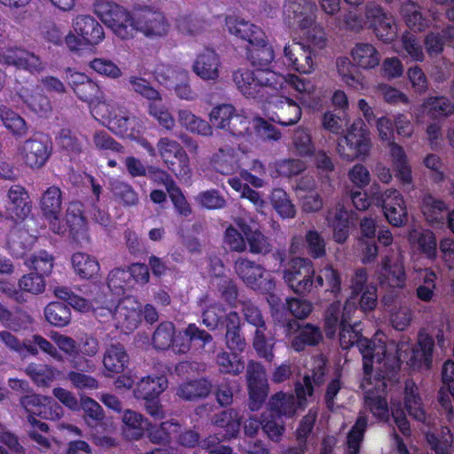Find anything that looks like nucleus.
Here are the masks:
<instances>
[{
    "label": "nucleus",
    "mask_w": 454,
    "mask_h": 454,
    "mask_svg": "<svg viewBox=\"0 0 454 454\" xmlns=\"http://www.w3.org/2000/svg\"><path fill=\"white\" fill-rule=\"evenodd\" d=\"M247 380L249 393V407L252 411L258 410L268 395L266 372L262 365L251 362L247 366Z\"/></svg>",
    "instance_id": "obj_20"
},
{
    "label": "nucleus",
    "mask_w": 454,
    "mask_h": 454,
    "mask_svg": "<svg viewBox=\"0 0 454 454\" xmlns=\"http://www.w3.org/2000/svg\"><path fill=\"white\" fill-rule=\"evenodd\" d=\"M355 64L363 69H372L379 66L380 55L375 46L369 43H357L351 50Z\"/></svg>",
    "instance_id": "obj_34"
},
{
    "label": "nucleus",
    "mask_w": 454,
    "mask_h": 454,
    "mask_svg": "<svg viewBox=\"0 0 454 454\" xmlns=\"http://www.w3.org/2000/svg\"><path fill=\"white\" fill-rule=\"evenodd\" d=\"M71 264L74 273L83 279L97 277L100 271L98 261L92 255L77 252L71 257Z\"/></svg>",
    "instance_id": "obj_35"
},
{
    "label": "nucleus",
    "mask_w": 454,
    "mask_h": 454,
    "mask_svg": "<svg viewBox=\"0 0 454 454\" xmlns=\"http://www.w3.org/2000/svg\"><path fill=\"white\" fill-rule=\"evenodd\" d=\"M325 358L319 356L314 359V367L312 369V378L309 375L304 376L302 382L298 383L295 387L296 395L298 397L299 406H304L307 397H311L313 394V383L320 384L325 373Z\"/></svg>",
    "instance_id": "obj_29"
},
{
    "label": "nucleus",
    "mask_w": 454,
    "mask_h": 454,
    "mask_svg": "<svg viewBox=\"0 0 454 454\" xmlns=\"http://www.w3.org/2000/svg\"><path fill=\"white\" fill-rule=\"evenodd\" d=\"M423 113L431 118L448 116L454 113V105L445 97H431L422 105Z\"/></svg>",
    "instance_id": "obj_47"
},
{
    "label": "nucleus",
    "mask_w": 454,
    "mask_h": 454,
    "mask_svg": "<svg viewBox=\"0 0 454 454\" xmlns=\"http://www.w3.org/2000/svg\"><path fill=\"white\" fill-rule=\"evenodd\" d=\"M401 13L408 27L422 30L427 26L419 7L413 2H406L401 8Z\"/></svg>",
    "instance_id": "obj_60"
},
{
    "label": "nucleus",
    "mask_w": 454,
    "mask_h": 454,
    "mask_svg": "<svg viewBox=\"0 0 454 454\" xmlns=\"http://www.w3.org/2000/svg\"><path fill=\"white\" fill-rule=\"evenodd\" d=\"M275 57L273 48L268 43L266 35H263L262 43H252L247 48V58L252 65L262 68L270 64Z\"/></svg>",
    "instance_id": "obj_44"
},
{
    "label": "nucleus",
    "mask_w": 454,
    "mask_h": 454,
    "mask_svg": "<svg viewBox=\"0 0 454 454\" xmlns=\"http://www.w3.org/2000/svg\"><path fill=\"white\" fill-rule=\"evenodd\" d=\"M388 348L387 355L384 358L389 360L391 350H396V356L398 360H405L408 365L417 370H427L432 364V355L434 348V340L427 334L419 335L418 344L411 349L408 354L409 345L407 343H401L397 347L394 342H387Z\"/></svg>",
    "instance_id": "obj_9"
},
{
    "label": "nucleus",
    "mask_w": 454,
    "mask_h": 454,
    "mask_svg": "<svg viewBox=\"0 0 454 454\" xmlns=\"http://www.w3.org/2000/svg\"><path fill=\"white\" fill-rule=\"evenodd\" d=\"M46 320L56 327H65L71 321V312L67 306L59 302H51L44 309Z\"/></svg>",
    "instance_id": "obj_48"
},
{
    "label": "nucleus",
    "mask_w": 454,
    "mask_h": 454,
    "mask_svg": "<svg viewBox=\"0 0 454 454\" xmlns=\"http://www.w3.org/2000/svg\"><path fill=\"white\" fill-rule=\"evenodd\" d=\"M316 287H325L327 291L337 293L340 290V276L332 266L327 265L321 269L314 281Z\"/></svg>",
    "instance_id": "obj_56"
},
{
    "label": "nucleus",
    "mask_w": 454,
    "mask_h": 454,
    "mask_svg": "<svg viewBox=\"0 0 454 454\" xmlns=\"http://www.w3.org/2000/svg\"><path fill=\"white\" fill-rule=\"evenodd\" d=\"M316 10L311 0H286L283 8L284 20L289 27L306 29L315 23Z\"/></svg>",
    "instance_id": "obj_17"
},
{
    "label": "nucleus",
    "mask_w": 454,
    "mask_h": 454,
    "mask_svg": "<svg viewBox=\"0 0 454 454\" xmlns=\"http://www.w3.org/2000/svg\"><path fill=\"white\" fill-rule=\"evenodd\" d=\"M178 122L192 133L200 136L212 135V127L204 120L197 117L191 111L181 109L177 113Z\"/></svg>",
    "instance_id": "obj_42"
},
{
    "label": "nucleus",
    "mask_w": 454,
    "mask_h": 454,
    "mask_svg": "<svg viewBox=\"0 0 454 454\" xmlns=\"http://www.w3.org/2000/svg\"><path fill=\"white\" fill-rule=\"evenodd\" d=\"M50 339L62 356L73 358L79 356V346L72 337L58 332H51Z\"/></svg>",
    "instance_id": "obj_58"
},
{
    "label": "nucleus",
    "mask_w": 454,
    "mask_h": 454,
    "mask_svg": "<svg viewBox=\"0 0 454 454\" xmlns=\"http://www.w3.org/2000/svg\"><path fill=\"white\" fill-rule=\"evenodd\" d=\"M51 154V143L43 137H33L25 140L17 153L22 165L32 170L42 168L49 160Z\"/></svg>",
    "instance_id": "obj_13"
},
{
    "label": "nucleus",
    "mask_w": 454,
    "mask_h": 454,
    "mask_svg": "<svg viewBox=\"0 0 454 454\" xmlns=\"http://www.w3.org/2000/svg\"><path fill=\"white\" fill-rule=\"evenodd\" d=\"M108 128L116 134L125 135L129 131L132 134L140 132L144 129L143 122L137 117H128L125 113L120 108L106 122Z\"/></svg>",
    "instance_id": "obj_36"
},
{
    "label": "nucleus",
    "mask_w": 454,
    "mask_h": 454,
    "mask_svg": "<svg viewBox=\"0 0 454 454\" xmlns=\"http://www.w3.org/2000/svg\"><path fill=\"white\" fill-rule=\"evenodd\" d=\"M0 63L27 70L30 73H40L44 69V65L39 57L20 48L1 50Z\"/></svg>",
    "instance_id": "obj_24"
},
{
    "label": "nucleus",
    "mask_w": 454,
    "mask_h": 454,
    "mask_svg": "<svg viewBox=\"0 0 454 454\" xmlns=\"http://www.w3.org/2000/svg\"><path fill=\"white\" fill-rule=\"evenodd\" d=\"M20 404L28 416L43 413V417L49 419H59L63 415V410L51 397L32 393L22 396L20 399Z\"/></svg>",
    "instance_id": "obj_19"
},
{
    "label": "nucleus",
    "mask_w": 454,
    "mask_h": 454,
    "mask_svg": "<svg viewBox=\"0 0 454 454\" xmlns=\"http://www.w3.org/2000/svg\"><path fill=\"white\" fill-rule=\"evenodd\" d=\"M135 26L136 32L140 31L149 38L166 36L170 29L165 15L161 12L151 9L144 10L138 14Z\"/></svg>",
    "instance_id": "obj_22"
},
{
    "label": "nucleus",
    "mask_w": 454,
    "mask_h": 454,
    "mask_svg": "<svg viewBox=\"0 0 454 454\" xmlns=\"http://www.w3.org/2000/svg\"><path fill=\"white\" fill-rule=\"evenodd\" d=\"M93 309L101 319L111 317L115 328L123 333L135 330L141 322V304L131 296L116 302L111 295H104L97 299Z\"/></svg>",
    "instance_id": "obj_3"
},
{
    "label": "nucleus",
    "mask_w": 454,
    "mask_h": 454,
    "mask_svg": "<svg viewBox=\"0 0 454 454\" xmlns=\"http://www.w3.org/2000/svg\"><path fill=\"white\" fill-rule=\"evenodd\" d=\"M356 307L351 300H347L344 306L334 302L328 308L325 315V334L333 338L338 328L340 329V343L343 348L356 344L363 356V370L368 373L372 369L373 362L381 363L387 352V337L383 333H377L372 340L362 338L350 324Z\"/></svg>",
    "instance_id": "obj_1"
},
{
    "label": "nucleus",
    "mask_w": 454,
    "mask_h": 454,
    "mask_svg": "<svg viewBox=\"0 0 454 454\" xmlns=\"http://www.w3.org/2000/svg\"><path fill=\"white\" fill-rule=\"evenodd\" d=\"M336 68L341 80L347 85L357 90L364 88V83L357 75L356 68L348 58H339L336 61Z\"/></svg>",
    "instance_id": "obj_52"
},
{
    "label": "nucleus",
    "mask_w": 454,
    "mask_h": 454,
    "mask_svg": "<svg viewBox=\"0 0 454 454\" xmlns=\"http://www.w3.org/2000/svg\"><path fill=\"white\" fill-rule=\"evenodd\" d=\"M80 408L84 412V419L88 424H90V421L98 423L105 418L102 407L98 403L89 396H80L79 409Z\"/></svg>",
    "instance_id": "obj_62"
},
{
    "label": "nucleus",
    "mask_w": 454,
    "mask_h": 454,
    "mask_svg": "<svg viewBox=\"0 0 454 454\" xmlns=\"http://www.w3.org/2000/svg\"><path fill=\"white\" fill-rule=\"evenodd\" d=\"M270 201L273 207L281 217L293 218L295 215V207L284 190H273L270 196Z\"/></svg>",
    "instance_id": "obj_54"
},
{
    "label": "nucleus",
    "mask_w": 454,
    "mask_h": 454,
    "mask_svg": "<svg viewBox=\"0 0 454 454\" xmlns=\"http://www.w3.org/2000/svg\"><path fill=\"white\" fill-rule=\"evenodd\" d=\"M129 362V356L120 344L109 346L104 355L103 364L106 371L119 373L124 370Z\"/></svg>",
    "instance_id": "obj_38"
},
{
    "label": "nucleus",
    "mask_w": 454,
    "mask_h": 454,
    "mask_svg": "<svg viewBox=\"0 0 454 454\" xmlns=\"http://www.w3.org/2000/svg\"><path fill=\"white\" fill-rule=\"evenodd\" d=\"M372 369L364 373L360 387L364 391V406L379 419L388 418V405L385 397L380 393L383 392L386 383L383 379L372 378Z\"/></svg>",
    "instance_id": "obj_14"
},
{
    "label": "nucleus",
    "mask_w": 454,
    "mask_h": 454,
    "mask_svg": "<svg viewBox=\"0 0 454 454\" xmlns=\"http://www.w3.org/2000/svg\"><path fill=\"white\" fill-rule=\"evenodd\" d=\"M409 240L412 246H417L428 258L436 256V239L428 230H412L409 234Z\"/></svg>",
    "instance_id": "obj_39"
},
{
    "label": "nucleus",
    "mask_w": 454,
    "mask_h": 454,
    "mask_svg": "<svg viewBox=\"0 0 454 454\" xmlns=\"http://www.w3.org/2000/svg\"><path fill=\"white\" fill-rule=\"evenodd\" d=\"M35 238L22 229L12 230L9 235L8 246L16 256H21L31 247Z\"/></svg>",
    "instance_id": "obj_49"
},
{
    "label": "nucleus",
    "mask_w": 454,
    "mask_h": 454,
    "mask_svg": "<svg viewBox=\"0 0 454 454\" xmlns=\"http://www.w3.org/2000/svg\"><path fill=\"white\" fill-rule=\"evenodd\" d=\"M72 27L73 30L65 38L71 51H77L82 45H98L105 38L102 26L89 15L77 16L73 20Z\"/></svg>",
    "instance_id": "obj_8"
},
{
    "label": "nucleus",
    "mask_w": 454,
    "mask_h": 454,
    "mask_svg": "<svg viewBox=\"0 0 454 454\" xmlns=\"http://www.w3.org/2000/svg\"><path fill=\"white\" fill-rule=\"evenodd\" d=\"M215 423L217 427L224 428V438L234 437L239 431L240 419L238 412L233 410L220 413Z\"/></svg>",
    "instance_id": "obj_57"
},
{
    "label": "nucleus",
    "mask_w": 454,
    "mask_h": 454,
    "mask_svg": "<svg viewBox=\"0 0 454 454\" xmlns=\"http://www.w3.org/2000/svg\"><path fill=\"white\" fill-rule=\"evenodd\" d=\"M165 179L163 181L169 197L176 208L177 212L182 215H188L191 213V207L187 203L181 191L175 185L172 178L167 173H161Z\"/></svg>",
    "instance_id": "obj_59"
},
{
    "label": "nucleus",
    "mask_w": 454,
    "mask_h": 454,
    "mask_svg": "<svg viewBox=\"0 0 454 454\" xmlns=\"http://www.w3.org/2000/svg\"><path fill=\"white\" fill-rule=\"evenodd\" d=\"M367 419L365 416L358 417L356 424L348 435V452L347 454H357L360 449V443L364 437V432L366 428Z\"/></svg>",
    "instance_id": "obj_61"
},
{
    "label": "nucleus",
    "mask_w": 454,
    "mask_h": 454,
    "mask_svg": "<svg viewBox=\"0 0 454 454\" xmlns=\"http://www.w3.org/2000/svg\"><path fill=\"white\" fill-rule=\"evenodd\" d=\"M6 211L15 220L25 219L31 212L28 194L20 185H12L8 191Z\"/></svg>",
    "instance_id": "obj_30"
},
{
    "label": "nucleus",
    "mask_w": 454,
    "mask_h": 454,
    "mask_svg": "<svg viewBox=\"0 0 454 454\" xmlns=\"http://www.w3.org/2000/svg\"><path fill=\"white\" fill-rule=\"evenodd\" d=\"M283 55L286 65L293 70L304 74H309L315 71L314 54L309 46L293 40L284 46Z\"/></svg>",
    "instance_id": "obj_18"
},
{
    "label": "nucleus",
    "mask_w": 454,
    "mask_h": 454,
    "mask_svg": "<svg viewBox=\"0 0 454 454\" xmlns=\"http://www.w3.org/2000/svg\"><path fill=\"white\" fill-rule=\"evenodd\" d=\"M404 405L411 417L418 421L429 424L419 388L411 380H407L404 387Z\"/></svg>",
    "instance_id": "obj_33"
},
{
    "label": "nucleus",
    "mask_w": 454,
    "mask_h": 454,
    "mask_svg": "<svg viewBox=\"0 0 454 454\" xmlns=\"http://www.w3.org/2000/svg\"><path fill=\"white\" fill-rule=\"evenodd\" d=\"M270 416L292 417L296 412V403L293 395L282 392L274 395L270 401Z\"/></svg>",
    "instance_id": "obj_40"
},
{
    "label": "nucleus",
    "mask_w": 454,
    "mask_h": 454,
    "mask_svg": "<svg viewBox=\"0 0 454 454\" xmlns=\"http://www.w3.org/2000/svg\"><path fill=\"white\" fill-rule=\"evenodd\" d=\"M315 269L307 258L295 257L290 260L283 270L285 283L295 294H309L314 286Z\"/></svg>",
    "instance_id": "obj_11"
},
{
    "label": "nucleus",
    "mask_w": 454,
    "mask_h": 454,
    "mask_svg": "<svg viewBox=\"0 0 454 454\" xmlns=\"http://www.w3.org/2000/svg\"><path fill=\"white\" fill-rule=\"evenodd\" d=\"M167 387L168 380L165 376H147L137 382L134 395L139 399L152 400L157 398Z\"/></svg>",
    "instance_id": "obj_32"
},
{
    "label": "nucleus",
    "mask_w": 454,
    "mask_h": 454,
    "mask_svg": "<svg viewBox=\"0 0 454 454\" xmlns=\"http://www.w3.org/2000/svg\"><path fill=\"white\" fill-rule=\"evenodd\" d=\"M209 120L217 129L227 131L234 137H243L250 133V121L242 113L229 104L214 107Z\"/></svg>",
    "instance_id": "obj_10"
},
{
    "label": "nucleus",
    "mask_w": 454,
    "mask_h": 454,
    "mask_svg": "<svg viewBox=\"0 0 454 454\" xmlns=\"http://www.w3.org/2000/svg\"><path fill=\"white\" fill-rule=\"evenodd\" d=\"M90 107L94 118L105 125L116 111H120V107L112 100H107L103 93L90 103Z\"/></svg>",
    "instance_id": "obj_51"
},
{
    "label": "nucleus",
    "mask_w": 454,
    "mask_h": 454,
    "mask_svg": "<svg viewBox=\"0 0 454 454\" xmlns=\"http://www.w3.org/2000/svg\"><path fill=\"white\" fill-rule=\"evenodd\" d=\"M173 323L164 322L158 325L153 336V343L157 349H167L170 347L176 353H186L191 348L194 340H200L204 344L212 340V336L206 331L200 329L195 324H190L177 336Z\"/></svg>",
    "instance_id": "obj_4"
},
{
    "label": "nucleus",
    "mask_w": 454,
    "mask_h": 454,
    "mask_svg": "<svg viewBox=\"0 0 454 454\" xmlns=\"http://www.w3.org/2000/svg\"><path fill=\"white\" fill-rule=\"evenodd\" d=\"M294 328L296 335L291 341V347L297 352L304 350L307 346H316L323 340L322 333L317 325L309 323L300 325L296 322L287 324L288 331Z\"/></svg>",
    "instance_id": "obj_27"
},
{
    "label": "nucleus",
    "mask_w": 454,
    "mask_h": 454,
    "mask_svg": "<svg viewBox=\"0 0 454 454\" xmlns=\"http://www.w3.org/2000/svg\"><path fill=\"white\" fill-rule=\"evenodd\" d=\"M234 268L243 282L253 289L270 292L275 286L271 275L254 262L240 258L235 262Z\"/></svg>",
    "instance_id": "obj_15"
},
{
    "label": "nucleus",
    "mask_w": 454,
    "mask_h": 454,
    "mask_svg": "<svg viewBox=\"0 0 454 454\" xmlns=\"http://www.w3.org/2000/svg\"><path fill=\"white\" fill-rule=\"evenodd\" d=\"M221 61L218 54L209 49L200 52L192 65L193 72L203 80H216L220 74Z\"/></svg>",
    "instance_id": "obj_28"
},
{
    "label": "nucleus",
    "mask_w": 454,
    "mask_h": 454,
    "mask_svg": "<svg viewBox=\"0 0 454 454\" xmlns=\"http://www.w3.org/2000/svg\"><path fill=\"white\" fill-rule=\"evenodd\" d=\"M25 372L38 387H49L59 373L51 365L35 363L29 364Z\"/></svg>",
    "instance_id": "obj_37"
},
{
    "label": "nucleus",
    "mask_w": 454,
    "mask_h": 454,
    "mask_svg": "<svg viewBox=\"0 0 454 454\" xmlns=\"http://www.w3.org/2000/svg\"><path fill=\"white\" fill-rule=\"evenodd\" d=\"M372 148L370 132L362 120L355 121L346 134L338 139L336 151L339 156L347 161L364 159Z\"/></svg>",
    "instance_id": "obj_5"
},
{
    "label": "nucleus",
    "mask_w": 454,
    "mask_h": 454,
    "mask_svg": "<svg viewBox=\"0 0 454 454\" xmlns=\"http://www.w3.org/2000/svg\"><path fill=\"white\" fill-rule=\"evenodd\" d=\"M379 278L383 286L390 288H403L406 284V274L403 260L399 257H384L379 272Z\"/></svg>",
    "instance_id": "obj_26"
},
{
    "label": "nucleus",
    "mask_w": 454,
    "mask_h": 454,
    "mask_svg": "<svg viewBox=\"0 0 454 454\" xmlns=\"http://www.w3.org/2000/svg\"><path fill=\"white\" fill-rule=\"evenodd\" d=\"M382 207L387 221L394 226L403 225L408 219L407 208L402 194L389 189L382 195Z\"/></svg>",
    "instance_id": "obj_25"
},
{
    "label": "nucleus",
    "mask_w": 454,
    "mask_h": 454,
    "mask_svg": "<svg viewBox=\"0 0 454 454\" xmlns=\"http://www.w3.org/2000/svg\"><path fill=\"white\" fill-rule=\"evenodd\" d=\"M426 439L436 454H450L453 443V435L448 427H442L439 435L426 433Z\"/></svg>",
    "instance_id": "obj_53"
},
{
    "label": "nucleus",
    "mask_w": 454,
    "mask_h": 454,
    "mask_svg": "<svg viewBox=\"0 0 454 454\" xmlns=\"http://www.w3.org/2000/svg\"><path fill=\"white\" fill-rule=\"evenodd\" d=\"M210 392V385L206 380H199L180 385L176 395L184 400L192 401L204 397Z\"/></svg>",
    "instance_id": "obj_46"
},
{
    "label": "nucleus",
    "mask_w": 454,
    "mask_h": 454,
    "mask_svg": "<svg viewBox=\"0 0 454 454\" xmlns=\"http://www.w3.org/2000/svg\"><path fill=\"white\" fill-rule=\"evenodd\" d=\"M266 111L272 114V121L284 126L296 123L301 115L300 106L284 95L270 97Z\"/></svg>",
    "instance_id": "obj_23"
},
{
    "label": "nucleus",
    "mask_w": 454,
    "mask_h": 454,
    "mask_svg": "<svg viewBox=\"0 0 454 454\" xmlns=\"http://www.w3.org/2000/svg\"><path fill=\"white\" fill-rule=\"evenodd\" d=\"M0 119L14 136L22 137L27 134V126L25 120L12 109L0 106Z\"/></svg>",
    "instance_id": "obj_45"
},
{
    "label": "nucleus",
    "mask_w": 454,
    "mask_h": 454,
    "mask_svg": "<svg viewBox=\"0 0 454 454\" xmlns=\"http://www.w3.org/2000/svg\"><path fill=\"white\" fill-rule=\"evenodd\" d=\"M233 81L240 92L247 98H255L262 88L277 89L284 81L282 74L267 68H239L233 74Z\"/></svg>",
    "instance_id": "obj_6"
},
{
    "label": "nucleus",
    "mask_w": 454,
    "mask_h": 454,
    "mask_svg": "<svg viewBox=\"0 0 454 454\" xmlns=\"http://www.w3.org/2000/svg\"><path fill=\"white\" fill-rule=\"evenodd\" d=\"M175 27L185 35H195L202 30L201 21L191 13L180 14L176 19Z\"/></svg>",
    "instance_id": "obj_64"
},
{
    "label": "nucleus",
    "mask_w": 454,
    "mask_h": 454,
    "mask_svg": "<svg viewBox=\"0 0 454 454\" xmlns=\"http://www.w3.org/2000/svg\"><path fill=\"white\" fill-rule=\"evenodd\" d=\"M366 20L376 36L386 43L394 41L397 35V26L394 18L375 4L366 6Z\"/></svg>",
    "instance_id": "obj_21"
},
{
    "label": "nucleus",
    "mask_w": 454,
    "mask_h": 454,
    "mask_svg": "<svg viewBox=\"0 0 454 454\" xmlns=\"http://www.w3.org/2000/svg\"><path fill=\"white\" fill-rule=\"evenodd\" d=\"M61 205L62 192L59 187L52 185L42 194L40 208L49 228L59 235L68 232L78 244L89 241L87 221L82 214V205L78 202L70 203L65 219L60 220Z\"/></svg>",
    "instance_id": "obj_2"
},
{
    "label": "nucleus",
    "mask_w": 454,
    "mask_h": 454,
    "mask_svg": "<svg viewBox=\"0 0 454 454\" xmlns=\"http://www.w3.org/2000/svg\"><path fill=\"white\" fill-rule=\"evenodd\" d=\"M25 104L35 113L44 115L51 112V106L49 98L42 94L39 90H27L21 95Z\"/></svg>",
    "instance_id": "obj_50"
},
{
    "label": "nucleus",
    "mask_w": 454,
    "mask_h": 454,
    "mask_svg": "<svg viewBox=\"0 0 454 454\" xmlns=\"http://www.w3.org/2000/svg\"><path fill=\"white\" fill-rule=\"evenodd\" d=\"M157 79L165 86L172 88L180 99L191 101L196 98L190 85L189 73L184 68L163 67L157 72Z\"/></svg>",
    "instance_id": "obj_16"
},
{
    "label": "nucleus",
    "mask_w": 454,
    "mask_h": 454,
    "mask_svg": "<svg viewBox=\"0 0 454 454\" xmlns=\"http://www.w3.org/2000/svg\"><path fill=\"white\" fill-rule=\"evenodd\" d=\"M216 363L220 372L223 373L239 374L245 368V363L238 356H231L226 352L217 356Z\"/></svg>",
    "instance_id": "obj_63"
},
{
    "label": "nucleus",
    "mask_w": 454,
    "mask_h": 454,
    "mask_svg": "<svg viewBox=\"0 0 454 454\" xmlns=\"http://www.w3.org/2000/svg\"><path fill=\"white\" fill-rule=\"evenodd\" d=\"M95 12L100 20L121 39L132 38L136 34L135 20L123 7L109 2L100 1Z\"/></svg>",
    "instance_id": "obj_7"
},
{
    "label": "nucleus",
    "mask_w": 454,
    "mask_h": 454,
    "mask_svg": "<svg viewBox=\"0 0 454 454\" xmlns=\"http://www.w3.org/2000/svg\"><path fill=\"white\" fill-rule=\"evenodd\" d=\"M282 78L284 81L277 83L275 90H278L283 94L289 88L302 96H309L316 90L314 83L309 79L301 78L294 74H288L286 76L282 75Z\"/></svg>",
    "instance_id": "obj_43"
},
{
    "label": "nucleus",
    "mask_w": 454,
    "mask_h": 454,
    "mask_svg": "<svg viewBox=\"0 0 454 454\" xmlns=\"http://www.w3.org/2000/svg\"><path fill=\"white\" fill-rule=\"evenodd\" d=\"M447 209L445 203L431 195H425L422 201V212L430 223H439L443 220V213Z\"/></svg>",
    "instance_id": "obj_55"
},
{
    "label": "nucleus",
    "mask_w": 454,
    "mask_h": 454,
    "mask_svg": "<svg viewBox=\"0 0 454 454\" xmlns=\"http://www.w3.org/2000/svg\"><path fill=\"white\" fill-rule=\"evenodd\" d=\"M157 151L165 165L179 178H188L192 169L190 160L182 147L176 140L161 137L157 143Z\"/></svg>",
    "instance_id": "obj_12"
},
{
    "label": "nucleus",
    "mask_w": 454,
    "mask_h": 454,
    "mask_svg": "<svg viewBox=\"0 0 454 454\" xmlns=\"http://www.w3.org/2000/svg\"><path fill=\"white\" fill-rule=\"evenodd\" d=\"M123 433L127 438L137 440L147 428V421L136 411L127 410L122 416Z\"/></svg>",
    "instance_id": "obj_41"
},
{
    "label": "nucleus",
    "mask_w": 454,
    "mask_h": 454,
    "mask_svg": "<svg viewBox=\"0 0 454 454\" xmlns=\"http://www.w3.org/2000/svg\"><path fill=\"white\" fill-rule=\"evenodd\" d=\"M226 27L231 35L247 41L249 45L252 43H262L263 42L265 33L261 27L249 21L230 17L226 19Z\"/></svg>",
    "instance_id": "obj_31"
}]
</instances>
